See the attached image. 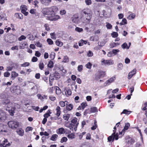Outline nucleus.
I'll return each mask as SVG.
<instances>
[{"instance_id":"1","label":"nucleus","mask_w":147,"mask_h":147,"mask_svg":"<svg viewBox=\"0 0 147 147\" xmlns=\"http://www.w3.org/2000/svg\"><path fill=\"white\" fill-rule=\"evenodd\" d=\"M81 14V18L82 22L86 24L89 23L92 15L91 10L88 8L84 9L82 11Z\"/></svg>"},{"instance_id":"2","label":"nucleus","mask_w":147,"mask_h":147,"mask_svg":"<svg viewBox=\"0 0 147 147\" xmlns=\"http://www.w3.org/2000/svg\"><path fill=\"white\" fill-rule=\"evenodd\" d=\"M60 18V16L55 15V13H51L50 16H47V20L52 21H57Z\"/></svg>"},{"instance_id":"3","label":"nucleus","mask_w":147,"mask_h":147,"mask_svg":"<svg viewBox=\"0 0 147 147\" xmlns=\"http://www.w3.org/2000/svg\"><path fill=\"white\" fill-rule=\"evenodd\" d=\"M7 124L10 128L12 129H14L18 127L19 123L17 121H9Z\"/></svg>"},{"instance_id":"4","label":"nucleus","mask_w":147,"mask_h":147,"mask_svg":"<svg viewBox=\"0 0 147 147\" xmlns=\"http://www.w3.org/2000/svg\"><path fill=\"white\" fill-rule=\"evenodd\" d=\"M78 119L76 117L73 118L71 121L70 125H73L74 127V130L76 131L77 130V127L79 124V123L78 121Z\"/></svg>"},{"instance_id":"5","label":"nucleus","mask_w":147,"mask_h":147,"mask_svg":"<svg viewBox=\"0 0 147 147\" xmlns=\"http://www.w3.org/2000/svg\"><path fill=\"white\" fill-rule=\"evenodd\" d=\"M2 103L3 105H6L8 109L10 108L12 105V103L10 102L8 98L4 99L2 101Z\"/></svg>"},{"instance_id":"6","label":"nucleus","mask_w":147,"mask_h":147,"mask_svg":"<svg viewBox=\"0 0 147 147\" xmlns=\"http://www.w3.org/2000/svg\"><path fill=\"white\" fill-rule=\"evenodd\" d=\"M101 62L104 63L105 65H110L113 64V62L112 60H105L103 59H102Z\"/></svg>"},{"instance_id":"7","label":"nucleus","mask_w":147,"mask_h":147,"mask_svg":"<svg viewBox=\"0 0 147 147\" xmlns=\"http://www.w3.org/2000/svg\"><path fill=\"white\" fill-rule=\"evenodd\" d=\"M6 115L2 111H0V122H3L6 119Z\"/></svg>"},{"instance_id":"8","label":"nucleus","mask_w":147,"mask_h":147,"mask_svg":"<svg viewBox=\"0 0 147 147\" xmlns=\"http://www.w3.org/2000/svg\"><path fill=\"white\" fill-rule=\"evenodd\" d=\"M10 144L7 141V139H4L3 142L1 143L0 142V146L1 147H8L10 145Z\"/></svg>"},{"instance_id":"9","label":"nucleus","mask_w":147,"mask_h":147,"mask_svg":"<svg viewBox=\"0 0 147 147\" xmlns=\"http://www.w3.org/2000/svg\"><path fill=\"white\" fill-rule=\"evenodd\" d=\"M21 12L23 13L25 16H27L28 13V12H26L27 10V6L25 5H22L21 6Z\"/></svg>"},{"instance_id":"10","label":"nucleus","mask_w":147,"mask_h":147,"mask_svg":"<svg viewBox=\"0 0 147 147\" xmlns=\"http://www.w3.org/2000/svg\"><path fill=\"white\" fill-rule=\"evenodd\" d=\"M42 13L45 15H49L51 13L49 8H45L42 11Z\"/></svg>"},{"instance_id":"11","label":"nucleus","mask_w":147,"mask_h":147,"mask_svg":"<svg viewBox=\"0 0 147 147\" xmlns=\"http://www.w3.org/2000/svg\"><path fill=\"white\" fill-rule=\"evenodd\" d=\"M115 79V77H112L109 78L108 80H107L104 83V85L105 86H107L109 85L111 83L113 82Z\"/></svg>"},{"instance_id":"12","label":"nucleus","mask_w":147,"mask_h":147,"mask_svg":"<svg viewBox=\"0 0 147 147\" xmlns=\"http://www.w3.org/2000/svg\"><path fill=\"white\" fill-rule=\"evenodd\" d=\"M105 75V73L102 71H98L96 74V78L99 79L101 77H103Z\"/></svg>"},{"instance_id":"13","label":"nucleus","mask_w":147,"mask_h":147,"mask_svg":"<svg viewBox=\"0 0 147 147\" xmlns=\"http://www.w3.org/2000/svg\"><path fill=\"white\" fill-rule=\"evenodd\" d=\"M56 132L59 134H63L65 133V129L63 127L59 128L57 130Z\"/></svg>"},{"instance_id":"14","label":"nucleus","mask_w":147,"mask_h":147,"mask_svg":"<svg viewBox=\"0 0 147 147\" xmlns=\"http://www.w3.org/2000/svg\"><path fill=\"white\" fill-rule=\"evenodd\" d=\"M136 69H134L132 71L130 72L128 74L127 77L128 79L129 80L131 79L133 76L136 74Z\"/></svg>"},{"instance_id":"15","label":"nucleus","mask_w":147,"mask_h":147,"mask_svg":"<svg viewBox=\"0 0 147 147\" xmlns=\"http://www.w3.org/2000/svg\"><path fill=\"white\" fill-rule=\"evenodd\" d=\"M41 3L47 6L51 2V0H40Z\"/></svg>"},{"instance_id":"16","label":"nucleus","mask_w":147,"mask_h":147,"mask_svg":"<svg viewBox=\"0 0 147 147\" xmlns=\"http://www.w3.org/2000/svg\"><path fill=\"white\" fill-rule=\"evenodd\" d=\"M16 132L19 136H22L24 134V131L22 129L20 128L17 130Z\"/></svg>"},{"instance_id":"17","label":"nucleus","mask_w":147,"mask_h":147,"mask_svg":"<svg viewBox=\"0 0 147 147\" xmlns=\"http://www.w3.org/2000/svg\"><path fill=\"white\" fill-rule=\"evenodd\" d=\"M51 11V13H55L58 10V8L56 6H53L51 7H49Z\"/></svg>"},{"instance_id":"18","label":"nucleus","mask_w":147,"mask_h":147,"mask_svg":"<svg viewBox=\"0 0 147 147\" xmlns=\"http://www.w3.org/2000/svg\"><path fill=\"white\" fill-rule=\"evenodd\" d=\"M130 124L129 123H125V126L124 127L123 129L121 131V133H124L125 131L127 130L130 126Z\"/></svg>"},{"instance_id":"19","label":"nucleus","mask_w":147,"mask_h":147,"mask_svg":"<svg viewBox=\"0 0 147 147\" xmlns=\"http://www.w3.org/2000/svg\"><path fill=\"white\" fill-rule=\"evenodd\" d=\"M16 109L15 107H11L10 109H7V110L9 112V113L10 114L11 116H13L14 115V114L15 113V111Z\"/></svg>"},{"instance_id":"20","label":"nucleus","mask_w":147,"mask_h":147,"mask_svg":"<svg viewBox=\"0 0 147 147\" xmlns=\"http://www.w3.org/2000/svg\"><path fill=\"white\" fill-rule=\"evenodd\" d=\"M127 144L130 145H132L135 142V140L131 138H129L127 140Z\"/></svg>"},{"instance_id":"21","label":"nucleus","mask_w":147,"mask_h":147,"mask_svg":"<svg viewBox=\"0 0 147 147\" xmlns=\"http://www.w3.org/2000/svg\"><path fill=\"white\" fill-rule=\"evenodd\" d=\"M120 45L119 43L117 42H113L110 44V47L111 48Z\"/></svg>"},{"instance_id":"22","label":"nucleus","mask_w":147,"mask_h":147,"mask_svg":"<svg viewBox=\"0 0 147 147\" xmlns=\"http://www.w3.org/2000/svg\"><path fill=\"white\" fill-rule=\"evenodd\" d=\"M18 74L15 71H12L11 72V78L13 79H14L15 78L18 77Z\"/></svg>"},{"instance_id":"23","label":"nucleus","mask_w":147,"mask_h":147,"mask_svg":"<svg viewBox=\"0 0 147 147\" xmlns=\"http://www.w3.org/2000/svg\"><path fill=\"white\" fill-rule=\"evenodd\" d=\"M79 21V18L78 17H74L72 20V22L75 23H78Z\"/></svg>"},{"instance_id":"24","label":"nucleus","mask_w":147,"mask_h":147,"mask_svg":"<svg viewBox=\"0 0 147 147\" xmlns=\"http://www.w3.org/2000/svg\"><path fill=\"white\" fill-rule=\"evenodd\" d=\"M28 38L30 40H35V38L33 35H31L30 33L27 36Z\"/></svg>"},{"instance_id":"25","label":"nucleus","mask_w":147,"mask_h":147,"mask_svg":"<svg viewBox=\"0 0 147 147\" xmlns=\"http://www.w3.org/2000/svg\"><path fill=\"white\" fill-rule=\"evenodd\" d=\"M52 76H54L56 80L59 79L60 78L59 74L58 73H55L54 74H52Z\"/></svg>"},{"instance_id":"26","label":"nucleus","mask_w":147,"mask_h":147,"mask_svg":"<svg viewBox=\"0 0 147 147\" xmlns=\"http://www.w3.org/2000/svg\"><path fill=\"white\" fill-rule=\"evenodd\" d=\"M70 117V115L69 114H65L63 115V118L66 121H68Z\"/></svg>"},{"instance_id":"27","label":"nucleus","mask_w":147,"mask_h":147,"mask_svg":"<svg viewBox=\"0 0 147 147\" xmlns=\"http://www.w3.org/2000/svg\"><path fill=\"white\" fill-rule=\"evenodd\" d=\"M58 137V136L57 134H53L52 135L51 140L53 141H55L56 140L57 138Z\"/></svg>"},{"instance_id":"28","label":"nucleus","mask_w":147,"mask_h":147,"mask_svg":"<svg viewBox=\"0 0 147 147\" xmlns=\"http://www.w3.org/2000/svg\"><path fill=\"white\" fill-rule=\"evenodd\" d=\"M136 15L134 13H132L130 14L129 16L127 18L129 20H132L134 19Z\"/></svg>"},{"instance_id":"29","label":"nucleus","mask_w":147,"mask_h":147,"mask_svg":"<svg viewBox=\"0 0 147 147\" xmlns=\"http://www.w3.org/2000/svg\"><path fill=\"white\" fill-rule=\"evenodd\" d=\"M90 111L91 113H94L98 112V109L96 107H93L91 108Z\"/></svg>"},{"instance_id":"30","label":"nucleus","mask_w":147,"mask_h":147,"mask_svg":"<svg viewBox=\"0 0 147 147\" xmlns=\"http://www.w3.org/2000/svg\"><path fill=\"white\" fill-rule=\"evenodd\" d=\"M55 43L57 45L60 47H61L63 45V42L59 40H56Z\"/></svg>"},{"instance_id":"31","label":"nucleus","mask_w":147,"mask_h":147,"mask_svg":"<svg viewBox=\"0 0 147 147\" xmlns=\"http://www.w3.org/2000/svg\"><path fill=\"white\" fill-rule=\"evenodd\" d=\"M73 108V105L71 104H69L68 106H66V109L69 111L71 110Z\"/></svg>"},{"instance_id":"32","label":"nucleus","mask_w":147,"mask_h":147,"mask_svg":"<svg viewBox=\"0 0 147 147\" xmlns=\"http://www.w3.org/2000/svg\"><path fill=\"white\" fill-rule=\"evenodd\" d=\"M123 65L122 63H120L117 64V69L118 70H122L123 68Z\"/></svg>"},{"instance_id":"33","label":"nucleus","mask_w":147,"mask_h":147,"mask_svg":"<svg viewBox=\"0 0 147 147\" xmlns=\"http://www.w3.org/2000/svg\"><path fill=\"white\" fill-rule=\"evenodd\" d=\"M127 21L125 18H123L122 22L119 24L120 25H124L127 24Z\"/></svg>"},{"instance_id":"34","label":"nucleus","mask_w":147,"mask_h":147,"mask_svg":"<svg viewBox=\"0 0 147 147\" xmlns=\"http://www.w3.org/2000/svg\"><path fill=\"white\" fill-rule=\"evenodd\" d=\"M15 15L17 18H18L21 19H22L23 18V15L21 13H15Z\"/></svg>"},{"instance_id":"35","label":"nucleus","mask_w":147,"mask_h":147,"mask_svg":"<svg viewBox=\"0 0 147 147\" xmlns=\"http://www.w3.org/2000/svg\"><path fill=\"white\" fill-rule=\"evenodd\" d=\"M48 67L50 68H52L53 66V63L52 61H50L48 63Z\"/></svg>"},{"instance_id":"36","label":"nucleus","mask_w":147,"mask_h":147,"mask_svg":"<svg viewBox=\"0 0 147 147\" xmlns=\"http://www.w3.org/2000/svg\"><path fill=\"white\" fill-rule=\"evenodd\" d=\"M7 133V131L5 129H1L0 130V134L3 135H6Z\"/></svg>"},{"instance_id":"37","label":"nucleus","mask_w":147,"mask_h":147,"mask_svg":"<svg viewBox=\"0 0 147 147\" xmlns=\"http://www.w3.org/2000/svg\"><path fill=\"white\" fill-rule=\"evenodd\" d=\"M39 67V68L41 69L42 70L44 68V64L42 62L40 61L39 64H38Z\"/></svg>"},{"instance_id":"38","label":"nucleus","mask_w":147,"mask_h":147,"mask_svg":"<svg viewBox=\"0 0 147 147\" xmlns=\"http://www.w3.org/2000/svg\"><path fill=\"white\" fill-rule=\"evenodd\" d=\"M112 134L114 135L113 137V140L114 139L116 140L118 139V135L117 133L115 134V132H114Z\"/></svg>"},{"instance_id":"39","label":"nucleus","mask_w":147,"mask_h":147,"mask_svg":"<svg viewBox=\"0 0 147 147\" xmlns=\"http://www.w3.org/2000/svg\"><path fill=\"white\" fill-rule=\"evenodd\" d=\"M75 30L78 32H81L83 31V30L82 28H80L79 27H77L75 29Z\"/></svg>"},{"instance_id":"40","label":"nucleus","mask_w":147,"mask_h":147,"mask_svg":"<svg viewBox=\"0 0 147 147\" xmlns=\"http://www.w3.org/2000/svg\"><path fill=\"white\" fill-rule=\"evenodd\" d=\"M17 86H13V89L15 90V92H16V93L17 94H18L20 93V90L17 89Z\"/></svg>"},{"instance_id":"41","label":"nucleus","mask_w":147,"mask_h":147,"mask_svg":"<svg viewBox=\"0 0 147 147\" xmlns=\"http://www.w3.org/2000/svg\"><path fill=\"white\" fill-rule=\"evenodd\" d=\"M69 61V59L67 56H65L63 59V62L64 63H67Z\"/></svg>"},{"instance_id":"42","label":"nucleus","mask_w":147,"mask_h":147,"mask_svg":"<svg viewBox=\"0 0 147 147\" xmlns=\"http://www.w3.org/2000/svg\"><path fill=\"white\" fill-rule=\"evenodd\" d=\"M97 127L96 121L95 120L94 122V125L91 127V129L92 130H94L96 129Z\"/></svg>"},{"instance_id":"43","label":"nucleus","mask_w":147,"mask_h":147,"mask_svg":"<svg viewBox=\"0 0 147 147\" xmlns=\"http://www.w3.org/2000/svg\"><path fill=\"white\" fill-rule=\"evenodd\" d=\"M121 47L123 49L126 48L127 49H129V47L127 46V45L126 43H124L121 45Z\"/></svg>"},{"instance_id":"44","label":"nucleus","mask_w":147,"mask_h":147,"mask_svg":"<svg viewBox=\"0 0 147 147\" xmlns=\"http://www.w3.org/2000/svg\"><path fill=\"white\" fill-rule=\"evenodd\" d=\"M67 137L69 139H73L75 138V135L73 134H71L68 135Z\"/></svg>"},{"instance_id":"45","label":"nucleus","mask_w":147,"mask_h":147,"mask_svg":"<svg viewBox=\"0 0 147 147\" xmlns=\"http://www.w3.org/2000/svg\"><path fill=\"white\" fill-rule=\"evenodd\" d=\"M67 140V138L65 137H64L61 139L60 142L61 143H63L64 142H66Z\"/></svg>"},{"instance_id":"46","label":"nucleus","mask_w":147,"mask_h":147,"mask_svg":"<svg viewBox=\"0 0 147 147\" xmlns=\"http://www.w3.org/2000/svg\"><path fill=\"white\" fill-rule=\"evenodd\" d=\"M44 27L45 28V30L47 31H49L50 29L49 27V24H46L44 25Z\"/></svg>"},{"instance_id":"47","label":"nucleus","mask_w":147,"mask_h":147,"mask_svg":"<svg viewBox=\"0 0 147 147\" xmlns=\"http://www.w3.org/2000/svg\"><path fill=\"white\" fill-rule=\"evenodd\" d=\"M131 112V111H127L126 109H124L123 111L121 113V114H125L128 115Z\"/></svg>"},{"instance_id":"48","label":"nucleus","mask_w":147,"mask_h":147,"mask_svg":"<svg viewBox=\"0 0 147 147\" xmlns=\"http://www.w3.org/2000/svg\"><path fill=\"white\" fill-rule=\"evenodd\" d=\"M67 94L68 95H70L71 94V91L70 89H66L65 91V93L66 94Z\"/></svg>"},{"instance_id":"49","label":"nucleus","mask_w":147,"mask_h":147,"mask_svg":"<svg viewBox=\"0 0 147 147\" xmlns=\"http://www.w3.org/2000/svg\"><path fill=\"white\" fill-rule=\"evenodd\" d=\"M111 35L112 37L113 38L117 37L118 36L117 33L116 32H113L111 33Z\"/></svg>"},{"instance_id":"50","label":"nucleus","mask_w":147,"mask_h":147,"mask_svg":"<svg viewBox=\"0 0 147 147\" xmlns=\"http://www.w3.org/2000/svg\"><path fill=\"white\" fill-rule=\"evenodd\" d=\"M93 55V53L92 51H89L87 53V56L88 57H92Z\"/></svg>"},{"instance_id":"51","label":"nucleus","mask_w":147,"mask_h":147,"mask_svg":"<svg viewBox=\"0 0 147 147\" xmlns=\"http://www.w3.org/2000/svg\"><path fill=\"white\" fill-rule=\"evenodd\" d=\"M55 53L53 52H52L50 55V57L51 59H54L55 57Z\"/></svg>"},{"instance_id":"52","label":"nucleus","mask_w":147,"mask_h":147,"mask_svg":"<svg viewBox=\"0 0 147 147\" xmlns=\"http://www.w3.org/2000/svg\"><path fill=\"white\" fill-rule=\"evenodd\" d=\"M0 96L2 98H6L7 95L6 93L3 92L1 94Z\"/></svg>"},{"instance_id":"53","label":"nucleus","mask_w":147,"mask_h":147,"mask_svg":"<svg viewBox=\"0 0 147 147\" xmlns=\"http://www.w3.org/2000/svg\"><path fill=\"white\" fill-rule=\"evenodd\" d=\"M119 51V49H113L112 50V52L113 54L115 55L117 54V53Z\"/></svg>"},{"instance_id":"54","label":"nucleus","mask_w":147,"mask_h":147,"mask_svg":"<svg viewBox=\"0 0 147 147\" xmlns=\"http://www.w3.org/2000/svg\"><path fill=\"white\" fill-rule=\"evenodd\" d=\"M29 63L27 62H25L24 63L21 65V66L23 67H26L28 66L29 65Z\"/></svg>"},{"instance_id":"55","label":"nucleus","mask_w":147,"mask_h":147,"mask_svg":"<svg viewBox=\"0 0 147 147\" xmlns=\"http://www.w3.org/2000/svg\"><path fill=\"white\" fill-rule=\"evenodd\" d=\"M83 69V65H80L78 66V70L79 71H81Z\"/></svg>"},{"instance_id":"56","label":"nucleus","mask_w":147,"mask_h":147,"mask_svg":"<svg viewBox=\"0 0 147 147\" xmlns=\"http://www.w3.org/2000/svg\"><path fill=\"white\" fill-rule=\"evenodd\" d=\"M47 41L48 43L50 45H52L53 44V42L51 39H47Z\"/></svg>"},{"instance_id":"57","label":"nucleus","mask_w":147,"mask_h":147,"mask_svg":"<svg viewBox=\"0 0 147 147\" xmlns=\"http://www.w3.org/2000/svg\"><path fill=\"white\" fill-rule=\"evenodd\" d=\"M85 3L87 5H90L92 3L91 0H85Z\"/></svg>"},{"instance_id":"58","label":"nucleus","mask_w":147,"mask_h":147,"mask_svg":"<svg viewBox=\"0 0 147 147\" xmlns=\"http://www.w3.org/2000/svg\"><path fill=\"white\" fill-rule=\"evenodd\" d=\"M92 65L90 62H88L86 65V67L88 69H90Z\"/></svg>"},{"instance_id":"59","label":"nucleus","mask_w":147,"mask_h":147,"mask_svg":"<svg viewBox=\"0 0 147 147\" xmlns=\"http://www.w3.org/2000/svg\"><path fill=\"white\" fill-rule=\"evenodd\" d=\"M26 37L24 35H22L20 37L18 38V40L19 41H21L23 40H25Z\"/></svg>"},{"instance_id":"60","label":"nucleus","mask_w":147,"mask_h":147,"mask_svg":"<svg viewBox=\"0 0 147 147\" xmlns=\"http://www.w3.org/2000/svg\"><path fill=\"white\" fill-rule=\"evenodd\" d=\"M87 105L86 103H82L81 104V106L83 110L85 108V107Z\"/></svg>"},{"instance_id":"61","label":"nucleus","mask_w":147,"mask_h":147,"mask_svg":"<svg viewBox=\"0 0 147 147\" xmlns=\"http://www.w3.org/2000/svg\"><path fill=\"white\" fill-rule=\"evenodd\" d=\"M50 35L51 36V38L53 39H55L56 38L55 34V32L53 33H51L50 34Z\"/></svg>"},{"instance_id":"62","label":"nucleus","mask_w":147,"mask_h":147,"mask_svg":"<svg viewBox=\"0 0 147 147\" xmlns=\"http://www.w3.org/2000/svg\"><path fill=\"white\" fill-rule=\"evenodd\" d=\"M54 76H52V74H51L49 77V82H52L54 80Z\"/></svg>"},{"instance_id":"63","label":"nucleus","mask_w":147,"mask_h":147,"mask_svg":"<svg viewBox=\"0 0 147 147\" xmlns=\"http://www.w3.org/2000/svg\"><path fill=\"white\" fill-rule=\"evenodd\" d=\"M60 105L62 107H63L65 106V102L63 101H61L59 102Z\"/></svg>"},{"instance_id":"64","label":"nucleus","mask_w":147,"mask_h":147,"mask_svg":"<svg viewBox=\"0 0 147 147\" xmlns=\"http://www.w3.org/2000/svg\"><path fill=\"white\" fill-rule=\"evenodd\" d=\"M10 75V74L8 72H6L4 73V75L5 77H9Z\"/></svg>"}]
</instances>
